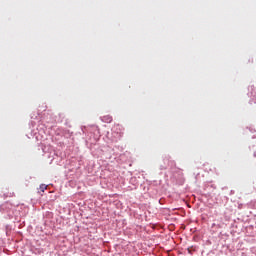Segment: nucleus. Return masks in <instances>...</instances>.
Returning a JSON list of instances; mask_svg holds the SVG:
<instances>
[{"instance_id": "obj_1", "label": "nucleus", "mask_w": 256, "mask_h": 256, "mask_svg": "<svg viewBox=\"0 0 256 256\" xmlns=\"http://www.w3.org/2000/svg\"><path fill=\"white\" fill-rule=\"evenodd\" d=\"M249 91H250L249 97H253L254 99H256V88L251 86L249 87Z\"/></svg>"}, {"instance_id": "obj_2", "label": "nucleus", "mask_w": 256, "mask_h": 256, "mask_svg": "<svg viewBox=\"0 0 256 256\" xmlns=\"http://www.w3.org/2000/svg\"><path fill=\"white\" fill-rule=\"evenodd\" d=\"M103 121H104L105 123H111V121H113V118L110 117V116H104V117H103Z\"/></svg>"}, {"instance_id": "obj_3", "label": "nucleus", "mask_w": 256, "mask_h": 256, "mask_svg": "<svg viewBox=\"0 0 256 256\" xmlns=\"http://www.w3.org/2000/svg\"><path fill=\"white\" fill-rule=\"evenodd\" d=\"M47 189V185L45 184H41L40 185V190L42 191V193Z\"/></svg>"}]
</instances>
